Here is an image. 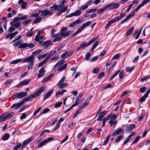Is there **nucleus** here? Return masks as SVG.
<instances>
[{
	"label": "nucleus",
	"mask_w": 150,
	"mask_h": 150,
	"mask_svg": "<svg viewBox=\"0 0 150 150\" xmlns=\"http://www.w3.org/2000/svg\"><path fill=\"white\" fill-rule=\"evenodd\" d=\"M67 30V27H63L61 29L60 33H58L55 34V35H53V36L52 37V38H54L53 40V42H55L59 41L61 40L62 37L65 38L68 36L73 32L72 30L66 32Z\"/></svg>",
	"instance_id": "f257e3e1"
},
{
	"label": "nucleus",
	"mask_w": 150,
	"mask_h": 150,
	"mask_svg": "<svg viewBox=\"0 0 150 150\" xmlns=\"http://www.w3.org/2000/svg\"><path fill=\"white\" fill-rule=\"evenodd\" d=\"M150 1V0H144L141 3V4H139L137 7L132 12V13L129 14L127 17L123 20H122L120 23L123 24L125 22L128 21L129 20L135 15V12H137L144 5L146 4L149 3Z\"/></svg>",
	"instance_id": "f03ea898"
},
{
	"label": "nucleus",
	"mask_w": 150,
	"mask_h": 150,
	"mask_svg": "<svg viewBox=\"0 0 150 150\" xmlns=\"http://www.w3.org/2000/svg\"><path fill=\"white\" fill-rule=\"evenodd\" d=\"M46 87L45 86H42L39 88V90H37L33 94L30 95L24 98L22 101L24 103L25 102L28 101L32 98L37 97L40 95L41 93L46 91Z\"/></svg>",
	"instance_id": "7ed1b4c3"
},
{
	"label": "nucleus",
	"mask_w": 150,
	"mask_h": 150,
	"mask_svg": "<svg viewBox=\"0 0 150 150\" xmlns=\"http://www.w3.org/2000/svg\"><path fill=\"white\" fill-rule=\"evenodd\" d=\"M13 46L14 47L18 46V49H24L28 47L30 48H33L35 47V45H34L32 43H23V40H20L15 42L13 44Z\"/></svg>",
	"instance_id": "20e7f679"
},
{
	"label": "nucleus",
	"mask_w": 150,
	"mask_h": 150,
	"mask_svg": "<svg viewBox=\"0 0 150 150\" xmlns=\"http://www.w3.org/2000/svg\"><path fill=\"white\" fill-rule=\"evenodd\" d=\"M65 61L64 59H61L59 62H57L55 65L54 66V68H55L57 67H58L57 68V70L59 72L62 71L66 69L67 64H64L63 65H62L64 63Z\"/></svg>",
	"instance_id": "39448f33"
},
{
	"label": "nucleus",
	"mask_w": 150,
	"mask_h": 150,
	"mask_svg": "<svg viewBox=\"0 0 150 150\" xmlns=\"http://www.w3.org/2000/svg\"><path fill=\"white\" fill-rule=\"evenodd\" d=\"M125 15L126 13H121L119 16H117L115 18L112 19L108 21L105 26V28L107 29L112 24L115 23L116 22L119 21L122 18L125 16Z\"/></svg>",
	"instance_id": "423d86ee"
},
{
	"label": "nucleus",
	"mask_w": 150,
	"mask_h": 150,
	"mask_svg": "<svg viewBox=\"0 0 150 150\" xmlns=\"http://www.w3.org/2000/svg\"><path fill=\"white\" fill-rule=\"evenodd\" d=\"M33 137H32L29 138L28 139L24 141L22 143V145L21 146V143H18L13 148V150H17L19 148L21 147V148L23 149L25 147L26 145L31 142L33 139Z\"/></svg>",
	"instance_id": "0eeeda50"
},
{
	"label": "nucleus",
	"mask_w": 150,
	"mask_h": 150,
	"mask_svg": "<svg viewBox=\"0 0 150 150\" xmlns=\"http://www.w3.org/2000/svg\"><path fill=\"white\" fill-rule=\"evenodd\" d=\"M91 23V21H89L83 23L80 28H79L76 31L75 33L72 35L71 37H74L76 36L84 29L86 27L90 25Z\"/></svg>",
	"instance_id": "6e6552de"
},
{
	"label": "nucleus",
	"mask_w": 150,
	"mask_h": 150,
	"mask_svg": "<svg viewBox=\"0 0 150 150\" xmlns=\"http://www.w3.org/2000/svg\"><path fill=\"white\" fill-rule=\"evenodd\" d=\"M14 115V112L6 113L0 116V123L9 119Z\"/></svg>",
	"instance_id": "1a4fd4ad"
},
{
	"label": "nucleus",
	"mask_w": 150,
	"mask_h": 150,
	"mask_svg": "<svg viewBox=\"0 0 150 150\" xmlns=\"http://www.w3.org/2000/svg\"><path fill=\"white\" fill-rule=\"evenodd\" d=\"M27 94V92H20L16 93L12 96L14 99H21L26 96Z\"/></svg>",
	"instance_id": "9d476101"
},
{
	"label": "nucleus",
	"mask_w": 150,
	"mask_h": 150,
	"mask_svg": "<svg viewBox=\"0 0 150 150\" xmlns=\"http://www.w3.org/2000/svg\"><path fill=\"white\" fill-rule=\"evenodd\" d=\"M38 12L41 13V15L42 17L50 15L53 14L52 10L49 11L47 9L43 10H39Z\"/></svg>",
	"instance_id": "9b49d317"
},
{
	"label": "nucleus",
	"mask_w": 150,
	"mask_h": 150,
	"mask_svg": "<svg viewBox=\"0 0 150 150\" xmlns=\"http://www.w3.org/2000/svg\"><path fill=\"white\" fill-rule=\"evenodd\" d=\"M107 9L109 8L110 10L117 8L119 7L120 4L118 3H112L106 5Z\"/></svg>",
	"instance_id": "f8f14e48"
},
{
	"label": "nucleus",
	"mask_w": 150,
	"mask_h": 150,
	"mask_svg": "<svg viewBox=\"0 0 150 150\" xmlns=\"http://www.w3.org/2000/svg\"><path fill=\"white\" fill-rule=\"evenodd\" d=\"M53 138L52 137H49L42 141L38 145V147L40 148L43 146L45 145L46 143L52 140Z\"/></svg>",
	"instance_id": "ddd939ff"
},
{
	"label": "nucleus",
	"mask_w": 150,
	"mask_h": 150,
	"mask_svg": "<svg viewBox=\"0 0 150 150\" xmlns=\"http://www.w3.org/2000/svg\"><path fill=\"white\" fill-rule=\"evenodd\" d=\"M91 44L90 41L88 43H86L85 42H83L77 47L76 51H78L81 49H84L85 47H88Z\"/></svg>",
	"instance_id": "4468645a"
},
{
	"label": "nucleus",
	"mask_w": 150,
	"mask_h": 150,
	"mask_svg": "<svg viewBox=\"0 0 150 150\" xmlns=\"http://www.w3.org/2000/svg\"><path fill=\"white\" fill-rule=\"evenodd\" d=\"M30 81V79H25L22 81H21L18 84L16 85L15 87L19 88L22 86H23L28 85Z\"/></svg>",
	"instance_id": "2eb2a0df"
},
{
	"label": "nucleus",
	"mask_w": 150,
	"mask_h": 150,
	"mask_svg": "<svg viewBox=\"0 0 150 150\" xmlns=\"http://www.w3.org/2000/svg\"><path fill=\"white\" fill-rule=\"evenodd\" d=\"M35 58L32 55L28 57L27 58H25L23 60V63L26 62H34Z\"/></svg>",
	"instance_id": "dca6fc26"
},
{
	"label": "nucleus",
	"mask_w": 150,
	"mask_h": 150,
	"mask_svg": "<svg viewBox=\"0 0 150 150\" xmlns=\"http://www.w3.org/2000/svg\"><path fill=\"white\" fill-rule=\"evenodd\" d=\"M64 7V5H57L56 4H54L52 6L50 7V8L52 10L59 11V10L62 7Z\"/></svg>",
	"instance_id": "f3484780"
},
{
	"label": "nucleus",
	"mask_w": 150,
	"mask_h": 150,
	"mask_svg": "<svg viewBox=\"0 0 150 150\" xmlns=\"http://www.w3.org/2000/svg\"><path fill=\"white\" fill-rule=\"evenodd\" d=\"M46 72L44 66H43L39 71V74L38 75V78H41Z\"/></svg>",
	"instance_id": "a211bd4d"
},
{
	"label": "nucleus",
	"mask_w": 150,
	"mask_h": 150,
	"mask_svg": "<svg viewBox=\"0 0 150 150\" xmlns=\"http://www.w3.org/2000/svg\"><path fill=\"white\" fill-rule=\"evenodd\" d=\"M52 42L50 40H47L44 42H40L39 44L41 45V46H46V47H47L49 46L52 43Z\"/></svg>",
	"instance_id": "6ab92c4d"
},
{
	"label": "nucleus",
	"mask_w": 150,
	"mask_h": 150,
	"mask_svg": "<svg viewBox=\"0 0 150 150\" xmlns=\"http://www.w3.org/2000/svg\"><path fill=\"white\" fill-rule=\"evenodd\" d=\"M23 104L22 101L19 103H15L11 107V108H15V110H17Z\"/></svg>",
	"instance_id": "aec40b11"
},
{
	"label": "nucleus",
	"mask_w": 150,
	"mask_h": 150,
	"mask_svg": "<svg viewBox=\"0 0 150 150\" xmlns=\"http://www.w3.org/2000/svg\"><path fill=\"white\" fill-rule=\"evenodd\" d=\"M82 22V19H78L75 21L72 22L69 25L70 27H71L75 26L76 25L81 23Z\"/></svg>",
	"instance_id": "412c9836"
},
{
	"label": "nucleus",
	"mask_w": 150,
	"mask_h": 150,
	"mask_svg": "<svg viewBox=\"0 0 150 150\" xmlns=\"http://www.w3.org/2000/svg\"><path fill=\"white\" fill-rule=\"evenodd\" d=\"M68 7V6H65L64 5V7H62V8H61V9L59 10V11L57 13V16H59L62 13L66 12L67 10Z\"/></svg>",
	"instance_id": "4be33fe9"
},
{
	"label": "nucleus",
	"mask_w": 150,
	"mask_h": 150,
	"mask_svg": "<svg viewBox=\"0 0 150 150\" xmlns=\"http://www.w3.org/2000/svg\"><path fill=\"white\" fill-rule=\"evenodd\" d=\"M107 112L104 110L101 112L97 120L99 121H101L102 120L103 117L107 113Z\"/></svg>",
	"instance_id": "5701e85b"
},
{
	"label": "nucleus",
	"mask_w": 150,
	"mask_h": 150,
	"mask_svg": "<svg viewBox=\"0 0 150 150\" xmlns=\"http://www.w3.org/2000/svg\"><path fill=\"white\" fill-rule=\"evenodd\" d=\"M53 91L54 90L51 89L46 93L43 97V100H45L50 97Z\"/></svg>",
	"instance_id": "b1692460"
},
{
	"label": "nucleus",
	"mask_w": 150,
	"mask_h": 150,
	"mask_svg": "<svg viewBox=\"0 0 150 150\" xmlns=\"http://www.w3.org/2000/svg\"><path fill=\"white\" fill-rule=\"evenodd\" d=\"M123 131V130L122 128H119L113 132L112 133V135L113 136L117 135Z\"/></svg>",
	"instance_id": "393cba45"
},
{
	"label": "nucleus",
	"mask_w": 150,
	"mask_h": 150,
	"mask_svg": "<svg viewBox=\"0 0 150 150\" xmlns=\"http://www.w3.org/2000/svg\"><path fill=\"white\" fill-rule=\"evenodd\" d=\"M134 29V27H132L130 28L129 30H128L125 34V35L126 36H128L131 35L132 33L133 30Z\"/></svg>",
	"instance_id": "a878e982"
},
{
	"label": "nucleus",
	"mask_w": 150,
	"mask_h": 150,
	"mask_svg": "<svg viewBox=\"0 0 150 150\" xmlns=\"http://www.w3.org/2000/svg\"><path fill=\"white\" fill-rule=\"evenodd\" d=\"M53 75V74H50L49 76L46 77L41 81V82L44 83L45 82L49 81L52 77Z\"/></svg>",
	"instance_id": "bb28decb"
},
{
	"label": "nucleus",
	"mask_w": 150,
	"mask_h": 150,
	"mask_svg": "<svg viewBox=\"0 0 150 150\" xmlns=\"http://www.w3.org/2000/svg\"><path fill=\"white\" fill-rule=\"evenodd\" d=\"M22 62H23V60H22L21 59H19L12 61L11 62V64H15Z\"/></svg>",
	"instance_id": "cd10ccee"
},
{
	"label": "nucleus",
	"mask_w": 150,
	"mask_h": 150,
	"mask_svg": "<svg viewBox=\"0 0 150 150\" xmlns=\"http://www.w3.org/2000/svg\"><path fill=\"white\" fill-rule=\"evenodd\" d=\"M67 85V83H60V84L57 83V86L59 89H62L66 86Z\"/></svg>",
	"instance_id": "c85d7f7f"
},
{
	"label": "nucleus",
	"mask_w": 150,
	"mask_h": 150,
	"mask_svg": "<svg viewBox=\"0 0 150 150\" xmlns=\"http://www.w3.org/2000/svg\"><path fill=\"white\" fill-rule=\"evenodd\" d=\"M67 90L65 89H62L61 91H58L56 93V97L58 98L59 96L62 94L63 93L66 92Z\"/></svg>",
	"instance_id": "c756f323"
},
{
	"label": "nucleus",
	"mask_w": 150,
	"mask_h": 150,
	"mask_svg": "<svg viewBox=\"0 0 150 150\" xmlns=\"http://www.w3.org/2000/svg\"><path fill=\"white\" fill-rule=\"evenodd\" d=\"M107 9V7H106V5H105L104 6L102 7L101 8L99 9L97 11V13L98 14H101L102 13L104 12Z\"/></svg>",
	"instance_id": "7c9ffc66"
},
{
	"label": "nucleus",
	"mask_w": 150,
	"mask_h": 150,
	"mask_svg": "<svg viewBox=\"0 0 150 150\" xmlns=\"http://www.w3.org/2000/svg\"><path fill=\"white\" fill-rule=\"evenodd\" d=\"M108 123L111 126H113V125H114L115 126L117 124V121L116 120L114 121L112 120V119H110L108 121Z\"/></svg>",
	"instance_id": "2f4dec72"
},
{
	"label": "nucleus",
	"mask_w": 150,
	"mask_h": 150,
	"mask_svg": "<svg viewBox=\"0 0 150 150\" xmlns=\"http://www.w3.org/2000/svg\"><path fill=\"white\" fill-rule=\"evenodd\" d=\"M10 136L8 133L5 134L2 137V139L3 141H6L10 137Z\"/></svg>",
	"instance_id": "473e14b6"
},
{
	"label": "nucleus",
	"mask_w": 150,
	"mask_h": 150,
	"mask_svg": "<svg viewBox=\"0 0 150 150\" xmlns=\"http://www.w3.org/2000/svg\"><path fill=\"white\" fill-rule=\"evenodd\" d=\"M56 52V50L52 51L49 54L47 57L45 58V59L47 60L49 58L52 56Z\"/></svg>",
	"instance_id": "72a5a7b5"
},
{
	"label": "nucleus",
	"mask_w": 150,
	"mask_h": 150,
	"mask_svg": "<svg viewBox=\"0 0 150 150\" xmlns=\"http://www.w3.org/2000/svg\"><path fill=\"white\" fill-rule=\"evenodd\" d=\"M42 19V17H38L34 21H33V24H36L39 22Z\"/></svg>",
	"instance_id": "f704fd0d"
},
{
	"label": "nucleus",
	"mask_w": 150,
	"mask_h": 150,
	"mask_svg": "<svg viewBox=\"0 0 150 150\" xmlns=\"http://www.w3.org/2000/svg\"><path fill=\"white\" fill-rule=\"evenodd\" d=\"M135 127L134 124H131L129 126L127 127H126V131H129L133 129Z\"/></svg>",
	"instance_id": "c9c22d12"
},
{
	"label": "nucleus",
	"mask_w": 150,
	"mask_h": 150,
	"mask_svg": "<svg viewBox=\"0 0 150 150\" xmlns=\"http://www.w3.org/2000/svg\"><path fill=\"white\" fill-rule=\"evenodd\" d=\"M80 100L79 98V97H77L76 98V100L75 101V103L73 104L72 106L73 107H74L75 106L77 105L80 103Z\"/></svg>",
	"instance_id": "e433bc0d"
},
{
	"label": "nucleus",
	"mask_w": 150,
	"mask_h": 150,
	"mask_svg": "<svg viewBox=\"0 0 150 150\" xmlns=\"http://www.w3.org/2000/svg\"><path fill=\"white\" fill-rule=\"evenodd\" d=\"M47 54L48 53H47L43 54L42 55H39L38 56V58L39 60H40L42 59L45 58Z\"/></svg>",
	"instance_id": "4c0bfd02"
},
{
	"label": "nucleus",
	"mask_w": 150,
	"mask_h": 150,
	"mask_svg": "<svg viewBox=\"0 0 150 150\" xmlns=\"http://www.w3.org/2000/svg\"><path fill=\"white\" fill-rule=\"evenodd\" d=\"M18 32V31H16L14 33H10V38L11 40L14 37L17 35Z\"/></svg>",
	"instance_id": "58836bf2"
},
{
	"label": "nucleus",
	"mask_w": 150,
	"mask_h": 150,
	"mask_svg": "<svg viewBox=\"0 0 150 150\" xmlns=\"http://www.w3.org/2000/svg\"><path fill=\"white\" fill-rule=\"evenodd\" d=\"M120 71V70H118L117 71L110 79H109V81H110L112 80L114 77H115L116 76H117V74L119 73Z\"/></svg>",
	"instance_id": "ea45409f"
},
{
	"label": "nucleus",
	"mask_w": 150,
	"mask_h": 150,
	"mask_svg": "<svg viewBox=\"0 0 150 150\" xmlns=\"http://www.w3.org/2000/svg\"><path fill=\"white\" fill-rule=\"evenodd\" d=\"M68 56V52L66 51L62 54V55L60 57L64 59L67 58Z\"/></svg>",
	"instance_id": "a19ab883"
},
{
	"label": "nucleus",
	"mask_w": 150,
	"mask_h": 150,
	"mask_svg": "<svg viewBox=\"0 0 150 150\" xmlns=\"http://www.w3.org/2000/svg\"><path fill=\"white\" fill-rule=\"evenodd\" d=\"M148 97V96L144 94L142 98L139 99V101L140 102H142L145 101L146 99Z\"/></svg>",
	"instance_id": "79ce46f5"
},
{
	"label": "nucleus",
	"mask_w": 150,
	"mask_h": 150,
	"mask_svg": "<svg viewBox=\"0 0 150 150\" xmlns=\"http://www.w3.org/2000/svg\"><path fill=\"white\" fill-rule=\"evenodd\" d=\"M42 51V50H37L33 52L32 53L31 55L33 56L34 55H37L38 54L40 53Z\"/></svg>",
	"instance_id": "37998d69"
},
{
	"label": "nucleus",
	"mask_w": 150,
	"mask_h": 150,
	"mask_svg": "<svg viewBox=\"0 0 150 150\" xmlns=\"http://www.w3.org/2000/svg\"><path fill=\"white\" fill-rule=\"evenodd\" d=\"M110 118L112 119V120H114L116 119L117 118V116L115 114H113L112 113H110L109 114Z\"/></svg>",
	"instance_id": "c03bdc74"
},
{
	"label": "nucleus",
	"mask_w": 150,
	"mask_h": 150,
	"mask_svg": "<svg viewBox=\"0 0 150 150\" xmlns=\"http://www.w3.org/2000/svg\"><path fill=\"white\" fill-rule=\"evenodd\" d=\"M99 44L98 41H96L95 43H94L92 46L91 50H94L97 46Z\"/></svg>",
	"instance_id": "a18cd8bd"
},
{
	"label": "nucleus",
	"mask_w": 150,
	"mask_h": 150,
	"mask_svg": "<svg viewBox=\"0 0 150 150\" xmlns=\"http://www.w3.org/2000/svg\"><path fill=\"white\" fill-rule=\"evenodd\" d=\"M47 61V60L45 59L44 60L39 64L38 66V67H40L43 65Z\"/></svg>",
	"instance_id": "49530a36"
},
{
	"label": "nucleus",
	"mask_w": 150,
	"mask_h": 150,
	"mask_svg": "<svg viewBox=\"0 0 150 150\" xmlns=\"http://www.w3.org/2000/svg\"><path fill=\"white\" fill-rule=\"evenodd\" d=\"M89 104V102H84L82 105L80 107V109H81L83 108Z\"/></svg>",
	"instance_id": "de8ad7c7"
},
{
	"label": "nucleus",
	"mask_w": 150,
	"mask_h": 150,
	"mask_svg": "<svg viewBox=\"0 0 150 150\" xmlns=\"http://www.w3.org/2000/svg\"><path fill=\"white\" fill-rule=\"evenodd\" d=\"M96 10L97 9L96 8L89 9L86 10V13H89L91 12H93L96 11Z\"/></svg>",
	"instance_id": "09e8293b"
},
{
	"label": "nucleus",
	"mask_w": 150,
	"mask_h": 150,
	"mask_svg": "<svg viewBox=\"0 0 150 150\" xmlns=\"http://www.w3.org/2000/svg\"><path fill=\"white\" fill-rule=\"evenodd\" d=\"M112 87V85L110 84H108L106 86H103L102 88H101V89H106L111 88Z\"/></svg>",
	"instance_id": "8fccbe9b"
},
{
	"label": "nucleus",
	"mask_w": 150,
	"mask_h": 150,
	"mask_svg": "<svg viewBox=\"0 0 150 150\" xmlns=\"http://www.w3.org/2000/svg\"><path fill=\"white\" fill-rule=\"evenodd\" d=\"M123 136L122 135H120L115 140V142L116 143H118L119 142L120 139L123 138Z\"/></svg>",
	"instance_id": "3c124183"
},
{
	"label": "nucleus",
	"mask_w": 150,
	"mask_h": 150,
	"mask_svg": "<svg viewBox=\"0 0 150 150\" xmlns=\"http://www.w3.org/2000/svg\"><path fill=\"white\" fill-rule=\"evenodd\" d=\"M121 56V54H117L115 55L112 58V60H113L114 59H116L119 58L120 56Z\"/></svg>",
	"instance_id": "603ef678"
},
{
	"label": "nucleus",
	"mask_w": 150,
	"mask_h": 150,
	"mask_svg": "<svg viewBox=\"0 0 150 150\" xmlns=\"http://www.w3.org/2000/svg\"><path fill=\"white\" fill-rule=\"evenodd\" d=\"M62 104V102H59L55 104L54 107V108H58L61 106Z\"/></svg>",
	"instance_id": "864d4df0"
},
{
	"label": "nucleus",
	"mask_w": 150,
	"mask_h": 150,
	"mask_svg": "<svg viewBox=\"0 0 150 150\" xmlns=\"http://www.w3.org/2000/svg\"><path fill=\"white\" fill-rule=\"evenodd\" d=\"M88 7V6L87 5L82 6L79 7V8L80 10H83L86 9Z\"/></svg>",
	"instance_id": "5fc2aeb1"
},
{
	"label": "nucleus",
	"mask_w": 150,
	"mask_h": 150,
	"mask_svg": "<svg viewBox=\"0 0 150 150\" xmlns=\"http://www.w3.org/2000/svg\"><path fill=\"white\" fill-rule=\"evenodd\" d=\"M91 53L90 52L86 53L85 55V59L86 60H88L91 56Z\"/></svg>",
	"instance_id": "6e6d98bb"
},
{
	"label": "nucleus",
	"mask_w": 150,
	"mask_h": 150,
	"mask_svg": "<svg viewBox=\"0 0 150 150\" xmlns=\"http://www.w3.org/2000/svg\"><path fill=\"white\" fill-rule=\"evenodd\" d=\"M140 138V136H137L135 139L133 141L132 144H133L137 143L139 141Z\"/></svg>",
	"instance_id": "4d7b16f0"
},
{
	"label": "nucleus",
	"mask_w": 150,
	"mask_h": 150,
	"mask_svg": "<svg viewBox=\"0 0 150 150\" xmlns=\"http://www.w3.org/2000/svg\"><path fill=\"white\" fill-rule=\"evenodd\" d=\"M75 16H79L81 14V12L80 10H78L75 11L74 13Z\"/></svg>",
	"instance_id": "13d9d810"
},
{
	"label": "nucleus",
	"mask_w": 150,
	"mask_h": 150,
	"mask_svg": "<svg viewBox=\"0 0 150 150\" xmlns=\"http://www.w3.org/2000/svg\"><path fill=\"white\" fill-rule=\"evenodd\" d=\"M34 62H30L28 65V70H29L33 68Z\"/></svg>",
	"instance_id": "bf43d9fd"
},
{
	"label": "nucleus",
	"mask_w": 150,
	"mask_h": 150,
	"mask_svg": "<svg viewBox=\"0 0 150 150\" xmlns=\"http://www.w3.org/2000/svg\"><path fill=\"white\" fill-rule=\"evenodd\" d=\"M13 82V80L11 79H9L7 80L4 83L5 85L10 84Z\"/></svg>",
	"instance_id": "052dcab7"
},
{
	"label": "nucleus",
	"mask_w": 150,
	"mask_h": 150,
	"mask_svg": "<svg viewBox=\"0 0 150 150\" xmlns=\"http://www.w3.org/2000/svg\"><path fill=\"white\" fill-rule=\"evenodd\" d=\"M124 76V72L123 71H121L120 73L119 74L120 79H122L123 76Z\"/></svg>",
	"instance_id": "680f3d73"
},
{
	"label": "nucleus",
	"mask_w": 150,
	"mask_h": 150,
	"mask_svg": "<svg viewBox=\"0 0 150 150\" xmlns=\"http://www.w3.org/2000/svg\"><path fill=\"white\" fill-rule=\"evenodd\" d=\"M40 37L38 36V35H36L34 39L35 41L38 42L39 44L40 42H42V41L39 40Z\"/></svg>",
	"instance_id": "e2e57ef3"
},
{
	"label": "nucleus",
	"mask_w": 150,
	"mask_h": 150,
	"mask_svg": "<svg viewBox=\"0 0 150 150\" xmlns=\"http://www.w3.org/2000/svg\"><path fill=\"white\" fill-rule=\"evenodd\" d=\"M33 35V33L32 32H30L28 31L27 33L26 34V36L28 37H32Z\"/></svg>",
	"instance_id": "0e129e2a"
},
{
	"label": "nucleus",
	"mask_w": 150,
	"mask_h": 150,
	"mask_svg": "<svg viewBox=\"0 0 150 150\" xmlns=\"http://www.w3.org/2000/svg\"><path fill=\"white\" fill-rule=\"evenodd\" d=\"M20 23L19 22H17L13 25V26L15 27V28H17L20 26Z\"/></svg>",
	"instance_id": "69168bd1"
},
{
	"label": "nucleus",
	"mask_w": 150,
	"mask_h": 150,
	"mask_svg": "<svg viewBox=\"0 0 150 150\" xmlns=\"http://www.w3.org/2000/svg\"><path fill=\"white\" fill-rule=\"evenodd\" d=\"M146 89V86H144L140 88V91L142 93H144Z\"/></svg>",
	"instance_id": "338daca9"
},
{
	"label": "nucleus",
	"mask_w": 150,
	"mask_h": 150,
	"mask_svg": "<svg viewBox=\"0 0 150 150\" xmlns=\"http://www.w3.org/2000/svg\"><path fill=\"white\" fill-rule=\"evenodd\" d=\"M31 21V20L30 19H28L24 21L23 22V23L24 25H26L28 23H29Z\"/></svg>",
	"instance_id": "774afa93"
}]
</instances>
